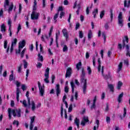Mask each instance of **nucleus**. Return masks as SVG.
Listing matches in <instances>:
<instances>
[{
    "mask_svg": "<svg viewBox=\"0 0 130 130\" xmlns=\"http://www.w3.org/2000/svg\"><path fill=\"white\" fill-rule=\"evenodd\" d=\"M76 69H77V71L80 70H82V74L81 77V84H83L82 89L83 90V94H86L87 92V79L85 78V71H84V68L81 67L80 66H77Z\"/></svg>",
    "mask_w": 130,
    "mask_h": 130,
    "instance_id": "f257e3e1",
    "label": "nucleus"
},
{
    "mask_svg": "<svg viewBox=\"0 0 130 130\" xmlns=\"http://www.w3.org/2000/svg\"><path fill=\"white\" fill-rule=\"evenodd\" d=\"M8 112L10 119L12 117V114H13L14 117L16 116H17V117H21V110L20 109L12 110L10 108H9Z\"/></svg>",
    "mask_w": 130,
    "mask_h": 130,
    "instance_id": "f03ea898",
    "label": "nucleus"
},
{
    "mask_svg": "<svg viewBox=\"0 0 130 130\" xmlns=\"http://www.w3.org/2000/svg\"><path fill=\"white\" fill-rule=\"evenodd\" d=\"M28 106H31V110L35 111L36 108H40L41 107V103H39L37 106L35 105V102L34 101L30 102V99H28Z\"/></svg>",
    "mask_w": 130,
    "mask_h": 130,
    "instance_id": "7ed1b4c3",
    "label": "nucleus"
},
{
    "mask_svg": "<svg viewBox=\"0 0 130 130\" xmlns=\"http://www.w3.org/2000/svg\"><path fill=\"white\" fill-rule=\"evenodd\" d=\"M44 82L46 84H49V68H47L45 71Z\"/></svg>",
    "mask_w": 130,
    "mask_h": 130,
    "instance_id": "20e7f679",
    "label": "nucleus"
},
{
    "mask_svg": "<svg viewBox=\"0 0 130 130\" xmlns=\"http://www.w3.org/2000/svg\"><path fill=\"white\" fill-rule=\"evenodd\" d=\"M118 24L120 27H123V16L122 12H120L118 16Z\"/></svg>",
    "mask_w": 130,
    "mask_h": 130,
    "instance_id": "39448f33",
    "label": "nucleus"
},
{
    "mask_svg": "<svg viewBox=\"0 0 130 130\" xmlns=\"http://www.w3.org/2000/svg\"><path fill=\"white\" fill-rule=\"evenodd\" d=\"M38 86L39 87V90L40 92V94L41 96H43L44 95V92L45 91V86H44V85H41V83H40V82H38Z\"/></svg>",
    "mask_w": 130,
    "mask_h": 130,
    "instance_id": "423d86ee",
    "label": "nucleus"
},
{
    "mask_svg": "<svg viewBox=\"0 0 130 130\" xmlns=\"http://www.w3.org/2000/svg\"><path fill=\"white\" fill-rule=\"evenodd\" d=\"M125 39L122 40V47L123 48H124V47H126V50H129V45H125V41L126 43H128V37L127 36H125L124 37Z\"/></svg>",
    "mask_w": 130,
    "mask_h": 130,
    "instance_id": "0eeeda50",
    "label": "nucleus"
},
{
    "mask_svg": "<svg viewBox=\"0 0 130 130\" xmlns=\"http://www.w3.org/2000/svg\"><path fill=\"white\" fill-rule=\"evenodd\" d=\"M39 16H40V13L32 11L31 14V20H38Z\"/></svg>",
    "mask_w": 130,
    "mask_h": 130,
    "instance_id": "6e6552de",
    "label": "nucleus"
},
{
    "mask_svg": "<svg viewBox=\"0 0 130 130\" xmlns=\"http://www.w3.org/2000/svg\"><path fill=\"white\" fill-rule=\"evenodd\" d=\"M62 11H63V8L62 7V6L59 7L58 9L57 13L56 14H55V15L54 16L53 21L55 23H56V22L57 21V20H56V19H57V18H58V15H59V12H62Z\"/></svg>",
    "mask_w": 130,
    "mask_h": 130,
    "instance_id": "1a4fd4ad",
    "label": "nucleus"
},
{
    "mask_svg": "<svg viewBox=\"0 0 130 130\" xmlns=\"http://www.w3.org/2000/svg\"><path fill=\"white\" fill-rule=\"evenodd\" d=\"M17 42H18V40L16 38H15L14 40L12 41L10 48L11 53L13 52V51L14 50V46H16V45H17Z\"/></svg>",
    "mask_w": 130,
    "mask_h": 130,
    "instance_id": "9d476101",
    "label": "nucleus"
},
{
    "mask_svg": "<svg viewBox=\"0 0 130 130\" xmlns=\"http://www.w3.org/2000/svg\"><path fill=\"white\" fill-rule=\"evenodd\" d=\"M87 122H89V118L87 116H84L82 118V120L81 121V125H82V126H85Z\"/></svg>",
    "mask_w": 130,
    "mask_h": 130,
    "instance_id": "9b49d317",
    "label": "nucleus"
},
{
    "mask_svg": "<svg viewBox=\"0 0 130 130\" xmlns=\"http://www.w3.org/2000/svg\"><path fill=\"white\" fill-rule=\"evenodd\" d=\"M98 72L99 73H102V75L104 76V78L105 79H107L106 76H104V66H99L98 67Z\"/></svg>",
    "mask_w": 130,
    "mask_h": 130,
    "instance_id": "f8f14e48",
    "label": "nucleus"
},
{
    "mask_svg": "<svg viewBox=\"0 0 130 130\" xmlns=\"http://www.w3.org/2000/svg\"><path fill=\"white\" fill-rule=\"evenodd\" d=\"M25 45H26V41H25V40H23L21 42H20L19 44V45H18L19 49H23Z\"/></svg>",
    "mask_w": 130,
    "mask_h": 130,
    "instance_id": "ddd939ff",
    "label": "nucleus"
},
{
    "mask_svg": "<svg viewBox=\"0 0 130 130\" xmlns=\"http://www.w3.org/2000/svg\"><path fill=\"white\" fill-rule=\"evenodd\" d=\"M35 116L30 117V125L29 127L30 130H33V126H34L33 123L34 121H35Z\"/></svg>",
    "mask_w": 130,
    "mask_h": 130,
    "instance_id": "4468645a",
    "label": "nucleus"
},
{
    "mask_svg": "<svg viewBox=\"0 0 130 130\" xmlns=\"http://www.w3.org/2000/svg\"><path fill=\"white\" fill-rule=\"evenodd\" d=\"M10 6L9 0H5L4 3V11H8V7Z\"/></svg>",
    "mask_w": 130,
    "mask_h": 130,
    "instance_id": "2eb2a0df",
    "label": "nucleus"
},
{
    "mask_svg": "<svg viewBox=\"0 0 130 130\" xmlns=\"http://www.w3.org/2000/svg\"><path fill=\"white\" fill-rule=\"evenodd\" d=\"M62 32L63 34V35L66 39H68L69 38V34L68 33V30H67V29L64 28L62 30Z\"/></svg>",
    "mask_w": 130,
    "mask_h": 130,
    "instance_id": "dca6fc26",
    "label": "nucleus"
},
{
    "mask_svg": "<svg viewBox=\"0 0 130 130\" xmlns=\"http://www.w3.org/2000/svg\"><path fill=\"white\" fill-rule=\"evenodd\" d=\"M96 97L94 96V99L92 101V105L90 107V108L92 110H93V109H95V107H96Z\"/></svg>",
    "mask_w": 130,
    "mask_h": 130,
    "instance_id": "f3484780",
    "label": "nucleus"
},
{
    "mask_svg": "<svg viewBox=\"0 0 130 130\" xmlns=\"http://www.w3.org/2000/svg\"><path fill=\"white\" fill-rule=\"evenodd\" d=\"M122 97H123V92H121L118 96L117 98V101L118 104L121 103V101H122Z\"/></svg>",
    "mask_w": 130,
    "mask_h": 130,
    "instance_id": "a211bd4d",
    "label": "nucleus"
},
{
    "mask_svg": "<svg viewBox=\"0 0 130 130\" xmlns=\"http://www.w3.org/2000/svg\"><path fill=\"white\" fill-rule=\"evenodd\" d=\"M71 75H72V69L71 68H68L67 72L66 77V78H68L69 77H71Z\"/></svg>",
    "mask_w": 130,
    "mask_h": 130,
    "instance_id": "6ab92c4d",
    "label": "nucleus"
},
{
    "mask_svg": "<svg viewBox=\"0 0 130 130\" xmlns=\"http://www.w3.org/2000/svg\"><path fill=\"white\" fill-rule=\"evenodd\" d=\"M56 94L57 96H58V95L60 94V89L59 88V84H56Z\"/></svg>",
    "mask_w": 130,
    "mask_h": 130,
    "instance_id": "aec40b11",
    "label": "nucleus"
},
{
    "mask_svg": "<svg viewBox=\"0 0 130 130\" xmlns=\"http://www.w3.org/2000/svg\"><path fill=\"white\" fill-rule=\"evenodd\" d=\"M74 123L76 124L78 128H79V127H80V119L76 118L74 120Z\"/></svg>",
    "mask_w": 130,
    "mask_h": 130,
    "instance_id": "412c9836",
    "label": "nucleus"
},
{
    "mask_svg": "<svg viewBox=\"0 0 130 130\" xmlns=\"http://www.w3.org/2000/svg\"><path fill=\"white\" fill-rule=\"evenodd\" d=\"M66 99H67V95L65 94L63 96L62 102H63V103H64L67 108H68L69 106L68 105V102L66 101Z\"/></svg>",
    "mask_w": 130,
    "mask_h": 130,
    "instance_id": "4be33fe9",
    "label": "nucleus"
},
{
    "mask_svg": "<svg viewBox=\"0 0 130 130\" xmlns=\"http://www.w3.org/2000/svg\"><path fill=\"white\" fill-rule=\"evenodd\" d=\"M19 93H20V89H19V88H17L16 89V99L18 102H19V98L20 96V95H19Z\"/></svg>",
    "mask_w": 130,
    "mask_h": 130,
    "instance_id": "5701e85b",
    "label": "nucleus"
},
{
    "mask_svg": "<svg viewBox=\"0 0 130 130\" xmlns=\"http://www.w3.org/2000/svg\"><path fill=\"white\" fill-rule=\"evenodd\" d=\"M95 123L96 124V126H94L93 130H97V129H98V128H99V120H96Z\"/></svg>",
    "mask_w": 130,
    "mask_h": 130,
    "instance_id": "b1692460",
    "label": "nucleus"
},
{
    "mask_svg": "<svg viewBox=\"0 0 130 130\" xmlns=\"http://www.w3.org/2000/svg\"><path fill=\"white\" fill-rule=\"evenodd\" d=\"M92 37H93V32H92V30H89L88 33V38L91 39Z\"/></svg>",
    "mask_w": 130,
    "mask_h": 130,
    "instance_id": "393cba45",
    "label": "nucleus"
},
{
    "mask_svg": "<svg viewBox=\"0 0 130 130\" xmlns=\"http://www.w3.org/2000/svg\"><path fill=\"white\" fill-rule=\"evenodd\" d=\"M122 82L121 81H118L117 83V89L118 90H120V88H121V86H122Z\"/></svg>",
    "mask_w": 130,
    "mask_h": 130,
    "instance_id": "a878e982",
    "label": "nucleus"
},
{
    "mask_svg": "<svg viewBox=\"0 0 130 130\" xmlns=\"http://www.w3.org/2000/svg\"><path fill=\"white\" fill-rule=\"evenodd\" d=\"M104 16H105V10H103L100 13V17L101 19L104 18Z\"/></svg>",
    "mask_w": 130,
    "mask_h": 130,
    "instance_id": "bb28decb",
    "label": "nucleus"
},
{
    "mask_svg": "<svg viewBox=\"0 0 130 130\" xmlns=\"http://www.w3.org/2000/svg\"><path fill=\"white\" fill-rule=\"evenodd\" d=\"M93 18H96V15L98 14V9H95L92 12Z\"/></svg>",
    "mask_w": 130,
    "mask_h": 130,
    "instance_id": "cd10ccee",
    "label": "nucleus"
},
{
    "mask_svg": "<svg viewBox=\"0 0 130 130\" xmlns=\"http://www.w3.org/2000/svg\"><path fill=\"white\" fill-rule=\"evenodd\" d=\"M71 88L72 89V93H74V89L76 88V85H75V83H74V82L71 81Z\"/></svg>",
    "mask_w": 130,
    "mask_h": 130,
    "instance_id": "c85d7f7f",
    "label": "nucleus"
},
{
    "mask_svg": "<svg viewBox=\"0 0 130 130\" xmlns=\"http://www.w3.org/2000/svg\"><path fill=\"white\" fill-rule=\"evenodd\" d=\"M102 36L104 37V43H105L106 42V33L105 32H102Z\"/></svg>",
    "mask_w": 130,
    "mask_h": 130,
    "instance_id": "c756f323",
    "label": "nucleus"
},
{
    "mask_svg": "<svg viewBox=\"0 0 130 130\" xmlns=\"http://www.w3.org/2000/svg\"><path fill=\"white\" fill-rule=\"evenodd\" d=\"M1 31L2 32H6V25H5L4 23L1 25Z\"/></svg>",
    "mask_w": 130,
    "mask_h": 130,
    "instance_id": "7c9ffc66",
    "label": "nucleus"
},
{
    "mask_svg": "<svg viewBox=\"0 0 130 130\" xmlns=\"http://www.w3.org/2000/svg\"><path fill=\"white\" fill-rule=\"evenodd\" d=\"M110 14L111 21L112 22L113 20V10L112 9H110Z\"/></svg>",
    "mask_w": 130,
    "mask_h": 130,
    "instance_id": "2f4dec72",
    "label": "nucleus"
},
{
    "mask_svg": "<svg viewBox=\"0 0 130 130\" xmlns=\"http://www.w3.org/2000/svg\"><path fill=\"white\" fill-rule=\"evenodd\" d=\"M124 7L125 8H129V4L127 3V1L125 0L124 2Z\"/></svg>",
    "mask_w": 130,
    "mask_h": 130,
    "instance_id": "473e14b6",
    "label": "nucleus"
},
{
    "mask_svg": "<svg viewBox=\"0 0 130 130\" xmlns=\"http://www.w3.org/2000/svg\"><path fill=\"white\" fill-rule=\"evenodd\" d=\"M60 35V31L59 30H58V32L56 34V43L57 44V39H58V36Z\"/></svg>",
    "mask_w": 130,
    "mask_h": 130,
    "instance_id": "72a5a7b5",
    "label": "nucleus"
},
{
    "mask_svg": "<svg viewBox=\"0 0 130 130\" xmlns=\"http://www.w3.org/2000/svg\"><path fill=\"white\" fill-rule=\"evenodd\" d=\"M13 9H14V4L13 3H11V6L8 9V12L10 13V12L13 11Z\"/></svg>",
    "mask_w": 130,
    "mask_h": 130,
    "instance_id": "f704fd0d",
    "label": "nucleus"
},
{
    "mask_svg": "<svg viewBox=\"0 0 130 130\" xmlns=\"http://www.w3.org/2000/svg\"><path fill=\"white\" fill-rule=\"evenodd\" d=\"M108 87L109 88V89H110V90L112 92H113V89L114 88V86L113 85L109 84Z\"/></svg>",
    "mask_w": 130,
    "mask_h": 130,
    "instance_id": "c9c22d12",
    "label": "nucleus"
},
{
    "mask_svg": "<svg viewBox=\"0 0 130 130\" xmlns=\"http://www.w3.org/2000/svg\"><path fill=\"white\" fill-rule=\"evenodd\" d=\"M20 102L22 103L24 107H27V102L25 100H23L22 102L21 101Z\"/></svg>",
    "mask_w": 130,
    "mask_h": 130,
    "instance_id": "e433bc0d",
    "label": "nucleus"
},
{
    "mask_svg": "<svg viewBox=\"0 0 130 130\" xmlns=\"http://www.w3.org/2000/svg\"><path fill=\"white\" fill-rule=\"evenodd\" d=\"M39 60H41V61H43V56L40 55V53L38 54Z\"/></svg>",
    "mask_w": 130,
    "mask_h": 130,
    "instance_id": "4c0bfd02",
    "label": "nucleus"
},
{
    "mask_svg": "<svg viewBox=\"0 0 130 130\" xmlns=\"http://www.w3.org/2000/svg\"><path fill=\"white\" fill-rule=\"evenodd\" d=\"M68 46H67L66 45H64V47H63V52H67V51H68Z\"/></svg>",
    "mask_w": 130,
    "mask_h": 130,
    "instance_id": "58836bf2",
    "label": "nucleus"
},
{
    "mask_svg": "<svg viewBox=\"0 0 130 130\" xmlns=\"http://www.w3.org/2000/svg\"><path fill=\"white\" fill-rule=\"evenodd\" d=\"M83 37H84V35L83 34V31H79V38H83Z\"/></svg>",
    "mask_w": 130,
    "mask_h": 130,
    "instance_id": "ea45409f",
    "label": "nucleus"
},
{
    "mask_svg": "<svg viewBox=\"0 0 130 130\" xmlns=\"http://www.w3.org/2000/svg\"><path fill=\"white\" fill-rule=\"evenodd\" d=\"M8 24L9 26V27H12V20H11V18H9L8 19Z\"/></svg>",
    "mask_w": 130,
    "mask_h": 130,
    "instance_id": "a19ab883",
    "label": "nucleus"
},
{
    "mask_svg": "<svg viewBox=\"0 0 130 130\" xmlns=\"http://www.w3.org/2000/svg\"><path fill=\"white\" fill-rule=\"evenodd\" d=\"M55 80V76L52 75L51 77V82L52 84H53L54 83V80Z\"/></svg>",
    "mask_w": 130,
    "mask_h": 130,
    "instance_id": "79ce46f5",
    "label": "nucleus"
},
{
    "mask_svg": "<svg viewBox=\"0 0 130 130\" xmlns=\"http://www.w3.org/2000/svg\"><path fill=\"white\" fill-rule=\"evenodd\" d=\"M72 110H73V105L71 104L68 109L69 112H71Z\"/></svg>",
    "mask_w": 130,
    "mask_h": 130,
    "instance_id": "37998d69",
    "label": "nucleus"
},
{
    "mask_svg": "<svg viewBox=\"0 0 130 130\" xmlns=\"http://www.w3.org/2000/svg\"><path fill=\"white\" fill-rule=\"evenodd\" d=\"M7 46H8V41L5 40L4 41V48H5V49H7Z\"/></svg>",
    "mask_w": 130,
    "mask_h": 130,
    "instance_id": "c03bdc74",
    "label": "nucleus"
},
{
    "mask_svg": "<svg viewBox=\"0 0 130 130\" xmlns=\"http://www.w3.org/2000/svg\"><path fill=\"white\" fill-rule=\"evenodd\" d=\"M87 71L89 75L92 74V70H91V68L89 67L87 68Z\"/></svg>",
    "mask_w": 130,
    "mask_h": 130,
    "instance_id": "a18cd8bd",
    "label": "nucleus"
},
{
    "mask_svg": "<svg viewBox=\"0 0 130 130\" xmlns=\"http://www.w3.org/2000/svg\"><path fill=\"white\" fill-rule=\"evenodd\" d=\"M105 28L106 30H108V29H109V25H108V23H106L105 24Z\"/></svg>",
    "mask_w": 130,
    "mask_h": 130,
    "instance_id": "49530a36",
    "label": "nucleus"
},
{
    "mask_svg": "<svg viewBox=\"0 0 130 130\" xmlns=\"http://www.w3.org/2000/svg\"><path fill=\"white\" fill-rule=\"evenodd\" d=\"M105 110V111H108L109 110V106L108 105V104H106V108Z\"/></svg>",
    "mask_w": 130,
    "mask_h": 130,
    "instance_id": "de8ad7c7",
    "label": "nucleus"
},
{
    "mask_svg": "<svg viewBox=\"0 0 130 130\" xmlns=\"http://www.w3.org/2000/svg\"><path fill=\"white\" fill-rule=\"evenodd\" d=\"M63 16H64V12H61L59 16L60 19H62V17H63Z\"/></svg>",
    "mask_w": 130,
    "mask_h": 130,
    "instance_id": "09e8293b",
    "label": "nucleus"
},
{
    "mask_svg": "<svg viewBox=\"0 0 130 130\" xmlns=\"http://www.w3.org/2000/svg\"><path fill=\"white\" fill-rule=\"evenodd\" d=\"M80 28V23L77 22L76 25L75 30L79 29Z\"/></svg>",
    "mask_w": 130,
    "mask_h": 130,
    "instance_id": "8fccbe9b",
    "label": "nucleus"
},
{
    "mask_svg": "<svg viewBox=\"0 0 130 130\" xmlns=\"http://www.w3.org/2000/svg\"><path fill=\"white\" fill-rule=\"evenodd\" d=\"M121 69H122V66H119L118 70L117 71V72L119 73V72H120V71H121Z\"/></svg>",
    "mask_w": 130,
    "mask_h": 130,
    "instance_id": "3c124183",
    "label": "nucleus"
},
{
    "mask_svg": "<svg viewBox=\"0 0 130 130\" xmlns=\"http://www.w3.org/2000/svg\"><path fill=\"white\" fill-rule=\"evenodd\" d=\"M123 63H124V64L126 66H128V59L124 60L123 61Z\"/></svg>",
    "mask_w": 130,
    "mask_h": 130,
    "instance_id": "603ef678",
    "label": "nucleus"
},
{
    "mask_svg": "<svg viewBox=\"0 0 130 130\" xmlns=\"http://www.w3.org/2000/svg\"><path fill=\"white\" fill-rule=\"evenodd\" d=\"M64 92L66 93H68L69 92V87L68 86H65Z\"/></svg>",
    "mask_w": 130,
    "mask_h": 130,
    "instance_id": "864d4df0",
    "label": "nucleus"
},
{
    "mask_svg": "<svg viewBox=\"0 0 130 130\" xmlns=\"http://www.w3.org/2000/svg\"><path fill=\"white\" fill-rule=\"evenodd\" d=\"M21 24H19L17 28V34H18V33L20 32V30H21Z\"/></svg>",
    "mask_w": 130,
    "mask_h": 130,
    "instance_id": "5fc2aeb1",
    "label": "nucleus"
},
{
    "mask_svg": "<svg viewBox=\"0 0 130 130\" xmlns=\"http://www.w3.org/2000/svg\"><path fill=\"white\" fill-rule=\"evenodd\" d=\"M106 121L107 123H110V117H109V116H107L106 117Z\"/></svg>",
    "mask_w": 130,
    "mask_h": 130,
    "instance_id": "6e6d98bb",
    "label": "nucleus"
},
{
    "mask_svg": "<svg viewBox=\"0 0 130 130\" xmlns=\"http://www.w3.org/2000/svg\"><path fill=\"white\" fill-rule=\"evenodd\" d=\"M3 15H4V10L3 8H2L0 10V18L2 17V16H3Z\"/></svg>",
    "mask_w": 130,
    "mask_h": 130,
    "instance_id": "4d7b16f0",
    "label": "nucleus"
},
{
    "mask_svg": "<svg viewBox=\"0 0 130 130\" xmlns=\"http://www.w3.org/2000/svg\"><path fill=\"white\" fill-rule=\"evenodd\" d=\"M21 12H22V5H21V4H19V14H21Z\"/></svg>",
    "mask_w": 130,
    "mask_h": 130,
    "instance_id": "13d9d810",
    "label": "nucleus"
},
{
    "mask_svg": "<svg viewBox=\"0 0 130 130\" xmlns=\"http://www.w3.org/2000/svg\"><path fill=\"white\" fill-rule=\"evenodd\" d=\"M21 89L23 90V91H25V90H26V85L22 84L21 85Z\"/></svg>",
    "mask_w": 130,
    "mask_h": 130,
    "instance_id": "bf43d9fd",
    "label": "nucleus"
},
{
    "mask_svg": "<svg viewBox=\"0 0 130 130\" xmlns=\"http://www.w3.org/2000/svg\"><path fill=\"white\" fill-rule=\"evenodd\" d=\"M28 76H29V69H27L26 71V80H27V79H28Z\"/></svg>",
    "mask_w": 130,
    "mask_h": 130,
    "instance_id": "052dcab7",
    "label": "nucleus"
},
{
    "mask_svg": "<svg viewBox=\"0 0 130 130\" xmlns=\"http://www.w3.org/2000/svg\"><path fill=\"white\" fill-rule=\"evenodd\" d=\"M16 54H20L21 53V49H19L18 48V50H16Z\"/></svg>",
    "mask_w": 130,
    "mask_h": 130,
    "instance_id": "680f3d73",
    "label": "nucleus"
},
{
    "mask_svg": "<svg viewBox=\"0 0 130 130\" xmlns=\"http://www.w3.org/2000/svg\"><path fill=\"white\" fill-rule=\"evenodd\" d=\"M85 57H86V59H88V58H89V57H90V54H89V52H87L86 53Z\"/></svg>",
    "mask_w": 130,
    "mask_h": 130,
    "instance_id": "e2e57ef3",
    "label": "nucleus"
},
{
    "mask_svg": "<svg viewBox=\"0 0 130 130\" xmlns=\"http://www.w3.org/2000/svg\"><path fill=\"white\" fill-rule=\"evenodd\" d=\"M13 78H14V75H13V74L10 75L9 77V80L13 81Z\"/></svg>",
    "mask_w": 130,
    "mask_h": 130,
    "instance_id": "0e129e2a",
    "label": "nucleus"
},
{
    "mask_svg": "<svg viewBox=\"0 0 130 130\" xmlns=\"http://www.w3.org/2000/svg\"><path fill=\"white\" fill-rule=\"evenodd\" d=\"M13 124H16L17 126H18V125H19V122L18 121L14 120L13 122Z\"/></svg>",
    "mask_w": 130,
    "mask_h": 130,
    "instance_id": "69168bd1",
    "label": "nucleus"
},
{
    "mask_svg": "<svg viewBox=\"0 0 130 130\" xmlns=\"http://www.w3.org/2000/svg\"><path fill=\"white\" fill-rule=\"evenodd\" d=\"M118 49H122V45H121V44H118Z\"/></svg>",
    "mask_w": 130,
    "mask_h": 130,
    "instance_id": "338daca9",
    "label": "nucleus"
},
{
    "mask_svg": "<svg viewBox=\"0 0 130 130\" xmlns=\"http://www.w3.org/2000/svg\"><path fill=\"white\" fill-rule=\"evenodd\" d=\"M105 98V93L103 92L101 95V99H104Z\"/></svg>",
    "mask_w": 130,
    "mask_h": 130,
    "instance_id": "774afa93",
    "label": "nucleus"
}]
</instances>
